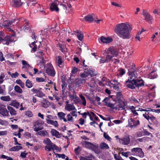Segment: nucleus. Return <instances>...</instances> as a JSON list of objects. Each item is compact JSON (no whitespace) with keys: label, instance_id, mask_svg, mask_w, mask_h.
Listing matches in <instances>:
<instances>
[{"label":"nucleus","instance_id":"10","mask_svg":"<svg viewBox=\"0 0 160 160\" xmlns=\"http://www.w3.org/2000/svg\"><path fill=\"white\" fill-rule=\"evenodd\" d=\"M31 91L33 94H35V96L39 97H42L45 96V94L41 91L39 89L33 88Z\"/></svg>","mask_w":160,"mask_h":160},{"label":"nucleus","instance_id":"35","mask_svg":"<svg viewBox=\"0 0 160 160\" xmlns=\"http://www.w3.org/2000/svg\"><path fill=\"white\" fill-rule=\"evenodd\" d=\"M100 147L102 149H108L109 148L108 145L104 142L101 143L100 145Z\"/></svg>","mask_w":160,"mask_h":160},{"label":"nucleus","instance_id":"59","mask_svg":"<svg viewBox=\"0 0 160 160\" xmlns=\"http://www.w3.org/2000/svg\"><path fill=\"white\" fill-rule=\"evenodd\" d=\"M67 121H71V122H73V120H72V117L70 114H68L67 115Z\"/></svg>","mask_w":160,"mask_h":160},{"label":"nucleus","instance_id":"36","mask_svg":"<svg viewBox=\"0 0 160 160\" xmlns=\"http://www.w3.org/2000/svg\"><path fill=\"white\" fill-rule=\"evenodd\" d=\"M22 63L23 65L22 67V68H28L30 67V65L28 63L25 61L22 60Z\"/></svg>","mask_w":160,"mask_h":160},{"label":"nucleus","instance_id":"25","mask_svg":"<svg viewBox=\"0 0 160 160\" xmlns=\"http://www.w3.org/2000/svg\"><path fill=\"white\" fill-rule=\"evenodd\" d=\"M127 104V102L121 101L120 103H119V104L118 105L119 110L124 109Z\"/></svg>","mask_w":160,"mask_h":160},{"label":"nucleus","instance_id":"63","mask_svg":"<svg viewBox=\"0 0 160 160\" xmlns=\"http://www.w3.org/2000/svg\"><path fill=\"white\" fill-rule=\"evenodd\" d=\"M129 75L131 76L130 78L131 79H132L133 78H135L137 77V76L135 75V74L134 72H132L128 73Z\"/></svg>","mask_w":160,"mask_h":160},{"label":"nucleus","instance_id":"28","mask_svg":"<svg viewBox=\"0 0 160 160\" xmlns=\"http://www.w3.org/2000/svg\"><path fill=\"white\" fill-rule=\"evenodd\" d=\"M51 133L52 136H55L57 138H59L60 137L59 132L55 129H52Z\"/></svg>","mask_w":160,"mask_h":160},{"label":"nucleus","instance_id":"13","mask_svg":"<svg viewBox=\"0 0 160 160\" xmlns=\"http://www.w3.org/2000/svg\"><path fill=\"white\" fill-rule=\"evenodd\" d=\"M57 147L51 142L48 144H47V146H45V149L46 151H50L53 149H56Z\"/></svg>","mask_w":160,"mask_h":160},{"label":"nucleus","instance_id":"40","mask_svg":"<svg viewBox=\"0 0 160 160\" xmlns=\"http://www.w3.org/2000/svg\"><path fill=\"white\" fill-rule=\"evenodd\" d=\"M14 89L15 92L19 93H21L22 92V89L18 85H16L14 87Z\"/></svg>","mask_w":160,"mask_h":160},{"label":"nucleus","instance_id":"55","mask_svg":"<svg viewBox=\"0 0 160 160\" xmlns=\"http://www.w3.org/2000/svg\"><path fill=\"white\" fill-rule=\"evenodd\" d=\"M1 158H2L6 159L7 158V160H13V158H11L10 157H8L4 155H2L1 156Z\"/></svg>","mask_w":160,"mask_h":160},{"label":"nucleus","instance_id":"17","mask_svg":"<svg viewBox=\"0 0 160 160\" xmlns=\"http://www.w3.org/2000/svg\"><path fill=\"white\" fill-rule=\"evenodd\" d=\"M68 101L66 102L67 104L65 108L66 110L69 111L76 110V108L73 104H68Z\"/></svg>","mask_w":160,"mask_h":160},{"label":"nucleus","instance_id":"57","mask_svg":"<svg viewBox=\"0 0 160 160\" xmlns=\"http://www.w3.org/2000/svg\"><path fill=\"white\" fill-rule=\"evenodd\" d=\"M135 69V66L134 65L133 67L132 66L130 68L128 69L129 72L128 73L134 72Z\"/></svg>","mask_w":160,"mask_h":160},{"label":"nucleus","instance_id":"5","mask_svg":"<svg viewBox=\"0 0 160 160\" xmlns=\"http://www.w3.org/2000/svg\"><path fill=\"white\" fill-rule=\"evenodd\" d=\"M44 122L41 120H38L35 122L33 123V126L35 127L34 128V130L36 132H38L43 129V128L41 126L43 124Z\"/></svg>","mask_w":160,"mask_h":160},{"label":"nucleus","instance_id":"8","mask_svg":"<svg viewBox=\"0 0 160 160\" xmlns=\"http://www.w3.org/2000/svg\"><path fill=\"white\" fill-rule=\"evenodd\" d=\"M129 126L132 128H134L136 126L140 124V122L138 120H134L131 118L128 120Z\"/></svg>","mask_w":160,"mask_h":160},{"label":"nucleus","instance_id":"15","mask_svg":"<svg viewBox=\"0 0 160 160\" xmlns=\"http://www.w3.org/2000/svg\"><path fill=\"white\" fill-rule=\"evenodd\" d=\"M81 143L83 147L91 149L94 145L93 144L85 141H82Z\"/></svg>","mask_w":160,"mask_h":160},{"label":"nucleus","instance_id":"47","mask_svg":"<svg viewBox=\"0 0 160 160\" xmlns=\"http://www.w3.org/2000/svg\"><path fill=\"white\" fill-rule=\"evenodd\" d=\"M80 97L82 100V104L83 106H85L86 105L87 102L85 100V97L82 95H80Z\"/></svg>","mask_w":160,"mask_h":160},{"label":"nucleus","instance_id":"50","mask_svg":"<svg viewBox=\"0 0 160 160\" xmlns=\"http://www.w3.org/2000/svg\"><path fill=\"white\" fill-rule=\"evenodd\" d=\"M5 75L4 73L3 72L1 73L0 76V84L3 82L4 81L3 79L5 78Z\"/></svg>","mask_w":160,"mask_h":160},{"label":"nucleus","instance_id":"23","mask_svg":"<svg viewBox=\"0 0 160 160\" xmlns=\"http://www.w3.org/2000/svg\"><path fill=\"white\" fill-rule=\"evenodd\" d=\"M57 115L61 120H63L64 122L67 121V119L65 118L66 114L63 112H59L58 113Z\"/></svg>","mask_w":160,"mask_h":160},{"label":"nucleus","instance_id":"33","mask_svg":"<svg viewBox=\"0 0 160 160\" xmlns=\"http://www.w3.org/2000/svg\"><path fill=\"white\" fill-rule=\"evenodd\" d=\"M35 41H34L33 42H32L31 44L30 45V47L32 48L31 50V52H34L37 51V46L35 45Z\"/></svg>","mask_w":160,"mask_h":160},{"label":"nucleus","instance_id":"24","mask_svg":"<svg viewBox=\"0 0 160 160\" xmlns=\"http://www.w3.org/2000/svg\"><path fill=\"white\" fill-rule=\"evenodd\" d=\"M41 106L44 108H47L50 105L49 102L46 99H43L41 102Z\"/></svg>","mask_w":160,"mask_h":160},{"label":"nucleus","instance_id":"45","mask_svg":"<svg viewBox=\"0 0 160 160\" xmlns=\"http://www.w3.org/2000/svg\"><path fill=\"white\" fill-rule=\"evenodd\" d=\"M77 36L78 39L80 41H81L83 38V35L81 32H77Z\"/></svg>","mask_w":160,"mask_h":160},{"label":"nucleus","instance_id":"48","mask_svg":"<svg viewBox=\"0 0 160 160\" xmlns=\"http://www.w3.org/2000/svg\"><path fill=\"white\" fill-rule=\"evenodd\" d=\"M16 82L20 85L21 87L24 88V84L20 79H18L16 81Z\"/></svg>","mask_w":160,"mask_h":160},{"label":"nucleus","instance_id":"56","mask_svg":"<svg viewBox=\"0 0 160 160\" xmlns=\"http://www.w3.org/2000/svg\"><path fill=\"white\" fill-rule=\"evenodd\" d=\"M114 158L116 160H124L120 155H117L116 154L114 155Z\"/></svg>","mask_w":160,"mask_h":160},{"label":"nucleus","instance_id":"31","mask_svg":"<svg viewBox=\"0 0 160 160\" xmlns=\"http://www.w3.org/2000/svg\"><path fill=\"white\" fill-rule=\"evenodd\" d=\"M86 80L84 79H78L75 83V85L78 87H79L82 84L85 82Z\"/></svg>","mask_w":160,"mask_h":160},{"label":"nucleus","instance_id":"58","mask_svg":"<svg viewBox=\"0 0 160 160\" xmlns=\"http://www.w3.org/2000/svg\"><path fill=\"white\" fill-rule=\"evenodd\" d=\"M25 115L29 117H32L33 116L32 112L29 111H28L26 112Z\"/></svg>","mask_w":160,"mask_h":160},{"label":"nucleus","instance_id":"60","mask_svg":"<svg viewBox=\"0 0 160 160\" xmlns=\"http://www.w3.org/2000/svg\"><path fill=\"white\" fill-rule=\"evenodd\" d=\"M60 6H61V9L62 10L65 11L67 10V7L66 5L61 4Z\"/></svg>","mask_w":160,"mask_h":160},{"label":"nucleus","instance_id":"2","mask_svg":"<svg viewBox=\"0 0 160 160\" xmlns=\"http://www.w3.org/2000/svg\"><path fill=\"white\" fill-rule=\"evenodd\" d=\"M3 36L2 34H0V42L3 43L4 44L8 45L11 42L15 41L16 40V38L15 36L14 33L10 36H6L4 38H3Z\"/></svg>","mask_w":160,"mask_h":160},{"label":"nucleus","instance_id":"64","mask_svg":"<svg viewBox=\"0 0 160 160\" xmlns=\"http://www.w3.org/2000/svg\"><path fill=\"white\" fill-rule=\"evenodd\" d=\"M36 80L38 82H43L44 81V79L42 78H36Z\"/></svg>","mask_w":160,"mask_h":160},{"label":"nucleus","instance_id":"18","mask_svg":"<svg viewBox=\"0 0 160 160\" xmlns=\"http://www.w3.org/2000/svg\"><path fill=\"white\" fill-rule=\"evenodd\" d=\"M50 9L52 11H55L56 12H59V9L58 7V4L56 2H52L50 7Z\"/></svg>","mask_w":160,"mask_h":160},{"label":"nucleus","instance_id":"29","mask_svg":"<svg viewBox=\"0 0 160 160\" xmlns=\"http://www.w3.org/2000/svg\"><path fill=\"white\" fill-rule=\"evenodd\" d=\"M56 62L58 63V66L61 67L62 66V64L63 63V61L61 56H58L56 58Z\"/></svg>","mask_w":160,"mask_h":160},{"label":"nucleus","instance_id":"19","mask_svg":"<svg viewBox=\"0 0 160 160\" xmlns=\"http://www.w3.org/2000/svg\"><path fill=\"white\" fill-rule=\"evenodd\" d=\"M71 32V30L69 29H65L63 28V29L62 30L61 34H62V37L64 38L65 36H69L70 33Z\"/></svg>","mask_w":160,"mask_h":160},{"label":"nucleus","instance_id":"34","mask_svg":"<svg viewBox=\"0 0 160 160\" xmlns=\"http://www.w3.org/2000/svg\"><path fill=\"white\" fill-rule=\"evenodd\" d=\"M92 150L94 152L97 154H99L101 153L100 150L98 148V145H94L93 147L92 148Z\"/></svg>","mask_w":160,"mask_h":160},{"label":"nucleus","instance_id":"38","mask_svg":"<svg viewBox=\"0 0 160 160\" xmlns=\"http://www.w3.org/2000/svg\"><path fill=\"white\" fill-rule=\"evenodd\" d=\"M38 135L43 137H45L48 135V133L45 130L39 131L38 132Z\"/></svg>","mask_w":160,"mask_h":160},{"label":"nucleus","instance_id":"26","mask_svg":"<svg viewBox=\"0 0 160 160\" xmlns=\"http://www.w3.org/2000/svg\"><path fill=\"white\" fill-rule=\"evenodd\" d=\"M21 2V0H13V5L16 7H18L21 6L22 4Z\"/></svg>","mask_w":160,"mask_h":160},{"label":"nucleus","instance_id":"43","mask_svg":"<svg viewBox=\"0 0 160 160\" xmlns=\"http://www.w3.org/2000/svg\"><path fill=\"white\" fill-rule=\"evenodd\" d=\"M26 86L28 88H30L32 87V82L29 79L27 80L26 82Z\"/></svg>","mask_w":160,"mask_h":160},{"label":"nucleus","instance_id":"54","mask_svg":"<svg viewBox=\"0 0 160 160\" xmlns=\"http://www.w3.org/2000/svg\"><path fill=\"white\" fill-rule=\"evenodd\" d=\"M80 160H92V159L89 157H83L81 156L80 157Z\"/></svg>","mask_w":160,"mask_h":160},{"label":"nucleus","instance_id":"42","mask_svg":"<svg viewBox=\"0 0 160 160\" xmlns=\"http://www.w3.org/2000/svg\"><path fill=\"white\" fill-rule=\"evenodd\" d=\"M19 20L20 19L21 20L22 22H23L24 23V25L23 26H26L28 27L29 25V23L28 21L26 20L25 19L23 18H19Z\"/></svg>","mask_w":160,"mask_h":160},{"label":"nucleus","instance_id":"30","mask_svg":"<svg viewBox=\"0 0 160 160\" xmlns=\"http://www.w3.org/2000/svg\"><path fill=\"white\" fill-rule=\"evenodd\" d=\"M19 102L16 100H13L11 101L10 103L9 104V105L12 106H13L17 108H18V107L19 106Z\"/></svg>","mask_w":160,"mask_h":160},{"label":"nucleus","instance_id":"3","mask_svg":"<svg viewBox=\"0 0 160 160\" xmlns=\"http://www.w3.org/2000/svg\"><path fill=\"white\" fill-rule=\"evenodd\" d=\"M105 53L107 55H108L112 57L111 61H113V58L116 57L118 55V53L115 49L112 47H110L108 48L107 50H105Z\"/></svg>","mask_w":160,"mask_h":160},{"label":"nucleus","instance_id":"12","mask_svg":"<svg viewBox=\"0 0 160 160\" xmlns=\"http://www.w3.org/2000/svg\"><path fill=\"white\" fill-rule=\"evenodd\" d=\"M46 73L50 76H55V71L53 67L51 65H50L46 69Z\"/></svg>","mask_w":160,"mask_h":160},{"label":"nucleus","instance_id":"27","mask_svg":"<svg viewBox=\"0 0 160 160\" xmlns=\"http://www.w3.org/2000/svg\"><path fill=\"white\" fill-rule=\"evenodd\" d=\"M7 108L11 115H15L16 114V111L12 107L10 106H7Z\"/></svg>","mask_w":160,"mask_h":160},{"label":"nucleus","instance_id":"61","mask_svg":"<svg viewBox=\"0 0 160 160\" xmlns=\"http://www.w3.org/2000/svg\"><path fill=\"white\" fill-rule=\"evenodd\" d=\"M103 136L106 139H107L108 141H110V139H111V138L108 136V134L105 132H104V133Z\"/></svg>","mask_w":160,"mask_h":160},{"label":"nucleus","instance_id":"37","mask_svg":"<svg viewBox=\"0 0 160 160\" xmlns=\"http://www.w3.org/2000/svg\"><path fill=\"white\" fill-rule=\"evenodd\" d=\"M22 148V146H18L16 147H12L10 148V151H18Z\"/></svg>","mask_w":160,"mask_h":160},{"label":"nucleus","instance_id":"1","mask_svg":"<svg viewBox=\"0 0 160 160\" xmlns=\"http://www.w3.org/2000/svg\"><path fill=\"white\" fill-rule=\"evenodd\" d=\"M132 30V26L128 23L117 24L113 28L114 31L117 35L124 40L129 39L131 38V32Z\"/></svg>","mask_w":160,"mask_h":160},{"label":"nucleus","instance_id":"9","mask_svg":"<svg viewBox=\"0 0 160 160\" xmlns=\"http://www.w3.org/2000/svg\"><path fill=\"white\" fill-rule=\"evenodd\" d=\"M134 79L132 80H129L128 79L126 81L125 83L126 86L131 89H134L135 88V83H134Z\"/></svg>","mask_w":160,"mask_h":160},{"label":"nucleus","instance_id":"4","mask_svg":"<svg viewBox=\"0 0 160 160\" xmlns=\"http://www.w3.org/2000/svg\"><path fill=\"white\" fill-rule=\"evenodd\" d=\"M132 152L140 157L143 158L144 157V153L142 148H133L131 150Z\"/></svg>","mask_w":160,"mask_h":160},{"label":"nucleus","instance_id":"52","mask_svg":"<svg viewBox=\"0 0 160 160\" xmlns=\"http://www.w3.org/2000/svg\"><path fill=\"white\" fill-rule=\"evenodd\" d=\"M89 75V73L86 72H84L81 73L80 75V76L81 78H85L88 77Z\"/></svg>","mask_w":160,"mask_h":160},{"label":"nucleus","instance_id":"32","mask_svg":"<svg viewBox=\"0 0 160 160\" xmlns=\"http://www.w3.org/2000/svg\"><path fill=\"white\" fill-rule=\"evenodd\" d=\"M93 16L91 15H88L84 17V19L85 20L88 22H92L93 21L94 19Z\"/></svg>","mask_w":160,"mask_h":160},{"label":"nucleus","instance_id":"44","mask_svg":"<svg viewBox=\"0 0 160 160\" xmlns=\"http://www.w3.org/2000/svg\"><path fill=\"white\" fill-rule=\"evenodd\" d=\"M149 122H151L152 124H155L156 121L155 118L152 116L149 117Z\"/></svg>","mask_w":160,"mask_h":160},{"label":"nucleus","instance_id":"20","mask_svg":"<svg viewBox=\"0 0 160 160\" xmlns=\"http://www.w3.org/2000/svg\"><path fill=\"white\" fill-rule=\"evenodd\" d=\"M101 41L103 43H108L111 42L112 41V38H105L104 36H102L100 38Z\"/></svg>","mask_w":160,"mask_h":160},{"label":"nucleus","instance_id":"21","mask_svg":"<svg viewBox=\"0 0 160 160\" xmlns=\"http://www.w3.org/2000/svg\"><path fill=\"white\" fill-rule=\"evenodd\" d=\"M14 21H10L7 20L4 21L2 25L4 28L7 29L9 27L10 25L13 23Z\"/></svg>","mask_w":160,"mask_h":160},{"label":"nucleus","instance_id":"22","mask_svg":"<svg viewBox=\"0 0 160 160\" xmlns=\"http://www.w3.org/2000/svg\"><path fill=\"white\" fill-rule=\"evenodd\" d=\"M105 59L102 58L101 59L100 62L101 63H104L105 62H109L111 61L112 57L108 55H106Z\"/></svg>","mask_w":160,"mask_h":160},{"label":"nucleus","instance_id":"62","mask_svg":"<svg viewBox=\"0 0 160 160\" xmlns=\"http://www.w3.org/2000/svg\"><path fill=\"white\" fill-rule=\"evenodd\" d=\"M22 29L25 32H27L28 31H30V26H28V27L23 26Z\"/></svg>","mask_w":160,"mask_h":160},{"label":"nucleus","instance_id":"11","mask_svg":"<svg viewBox=\"0 0 160 160\" xmlns=\"http://www.w3.org/2000/svg\"><path fill=\"white\" fill-rule=\"evenodd\" d=\"M119 142L123 145H128L130 142V139L128 137H125L122 138H119Z\"/></svg>","mask_w":160,"mask_h":160},{"label":"nucleus","instance_id":"39","mask_svg":"<svg viewBox=\"0 0 160 160\" xmlns=\"http://www.w3.org/2000/svg\"><path fill=\"white\" fill-rule=\"evenodd\" d=\"M152 115L148 112H146L145 114H143V116L149 122V117H150Z\"/></svg>","mask_w":160,"mask_h":160},{"label":"nucleus","instance_id":"6","mask_svg":"<svg viewBox=\"0 0 160 160\" xmlns=\"http://www.w3.org/2000/svg\"><path fill=\"white\" fill-rule=\"evenodd\" d=\"M46 120L47 123L54 126L56 127H57L58 126V122L56 121H54L52 120L54 118L52 115H48L47 116Z\"/></svg>","mask_w":160,"mask_h":160},{"label":"nucleus","instance_id":"16","mask_svg":"<svg viewBox=\"0 0 160 160\" xmlns=\"http://www.w3.org/2000/svg\"><path fill=\"white\" fill-rule=\"evenodd\" d=\"M142 14L144 15L145 20L148 22H149L153 20L152 17L147 12L143 11Z\"/></svg>","mask_w":160,"mask_h":160},{"label":"nucleus","instance_id":"41","mask_svg":"<svg viewBox=\"0 0 160 160\" xmlns=\"http://www.w3.org/2000/svg\"><path fill=\"white\" fill-rule=\"evenodd\" d=\"M0 99L3 101L8 102L11 100V98L9 96L1 97Z\"/></svg>","mask_w":160,"mask_h":160},{"label":"nucleus","instance_id":"49","mask_svg":"<svg viewBox=\"0 0 160 160\" xmlns=\"http://www.w3.org/2000/svg\"><path fill=\"white\" fill-rule=\"evenodd\" d=\"M105 105L113 109H117V108L115 106L114 104L111 103L110 102L108 103L107 102V103Z\"/></svg>","mask_w":160,"mask_h":160},{"label":"nucleus","instance_id":"53","mask_svg":"<svg viewBox=\"0 0 160 160\" xmlns=\"http://www.w3.org/2000/svg\"><path fill=\"white\" fill-rule=\"evenodd\" d=\"M5 85H3L0 87V94H3L5 91Z\"/></svg>","mask_w":160,"mask_h":160},{"label":"nucleus","instance_id":"14","mask_svg":"<svg viewBox=\"0 0 160 160\" xmlns=\"http://www.w3.org/2000/svg\"><path fill=\"white\" fill-rule=\"evenodd\" d=\"M134 83H135V87L139 88L144 86V82L142 79H134Z\"/></svg>","mask_w":160,"mask_h":160},{"label":"nucleus","instance_id":"46","mask_svg":"<svg viewBox=\"0 0 160 160\" xmlns=\"http://www.w3.org/2000/svg\"><path fill=\"white\" fill-rule=\"evenodd\" d=\"M112 96H109L108 97L104 99L103 101V102H105V105L107 103V102L108 103L110 102L111 100H110V99L112 98Z\"/></svg>","mask_w":160,"mask_h":160},{"label":"nucleus","instance_id":"7","mask_svg":"<svg viewBox=\"0 0 160 160\" xmlns=\"http://www.w3.org/2000/svg\"><path fill=\"white\" fill-rule=\"evenodd\" d=\"M0 114L3 117L9 116L8 111L6 108V106L2 104H0Z\"/></svg>","mask_w":160,"mask_h":160},{"label":"nucleus","instance_id":"51","mask_svg":"<svg viewBox=\"0 0 160 160\" xmlns=\"http://www.w3.org/2000/svg\"><path fill=\"white\" fill-rule=\"evenodd\" d=\"M70 98L72 100L74 99H76L77 98V97L76 95V93L74 91H73L72 94H70L69 95Z\"/></svg>","mask_w":160,"mask_h":160}]
</instances>
